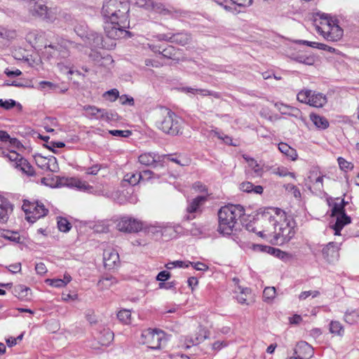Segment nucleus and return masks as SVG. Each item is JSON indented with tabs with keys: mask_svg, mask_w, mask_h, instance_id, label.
<instances>
[{
	"mask_svg": "<svg viewBox=\"0 0 359 359\" xmlns=\"http://www.w3.org/2000/svg\"><path fill=\"white\" fill-rule=\"evenodd\" d=\"M131 313L130 310L123 309L117 313L118 319L124 324H130L131 322Z\"/></svg>",
	"mask_w": 359,
	"mask_h": 359,
	"instance_id": "a19ab883",
	"label": "nucleus"
},
{
	"mask_svg": "<svg viewBox=\"0 0 359 359\" xmlns=\"http://www.w3.org/2000/svg\"><path fill=\"white\" fill-rule=\"evenodd\" d=\"M272 212L262 215L263 229L257 234L272 244L283 245L291 241L296 234V222L279 208L271 209Z\"/></svg>",
	"mask_w": 359,
	"mask_h": 359,
	"instance_id": "f257e3e1",
	"label": "nucleus"
},
{
	"mask_svg": "<svg viewBox=\"0 0 359 359\" xmlns=\"http://www.w3.org/2000/svg\"><path fill=\"white\" fill-rule=\"evenodd\" d=\"M162 119L156 122L157 127L167 134L175 135L181 130L182 120L168 109L161 110Z\"/></svg>",
	"mask_w": 359,
	"mask_h": 359,
	"instance_id": "39448f33",
	"label": "nucleus"
},
{
	"mask_svg": "<svg viewBox=\"0 0 359 359\" xmlns=\"http://www.w3.org/2000/svg\"><path fill=\"white\" fill-rule=\"evenodd\" d=\"M74 31L77 35L83 39L86 43L91 48L103 46L102 36L97 32L89 30L85 22L76 25Z\"/></svg>",
	"mask_w": 359,
	"mask_h": 359,
	"instance_id": "9d476101",
	"label": "nucleus"
},
{
	"mask_svg": "<svg viewBox=\"0 0 359 359\" xmlns=\"http://www.w3.org/2000/svg\"><path fill=\"white\" fill-rule=\"evenodd\" d=\"M193 188L196 191L201 192V193H206V196L208 195L207 193L208 189L205 184L200 182H196L193 184Z\"/></svg>",
	"mask_w": 359,
	"mask_h": 359,
	"instance_id": "0e129e2a",
	"label": "nucleus"
},
{
	"mask_svg": "<svg viewBox=\"0 0 359 359\" xmlns=\"http://www.w3.org/2000/svg\"><path fill=\"white\" fill-rule=\"evenodd\" d=\"M308 180L316 190L321 191L323 189V175H321L317 170L310 172Z\"/></svg>",
	"mask_w": 359,
	"mask_h": 359,
	"instance_id": "393cba45",
	"label": "nucleus"
},
{
	"mask_svg": "<svg viewBox=\"0 0 359 359\" xmlns=\"http://www.w3.org/2000/svg\"><path fill=\"white\" fill-rule=\"evenodd\" d=\"M340 243L330 242L322 249L323 258L329 263H334L339 257Z\"/></svg>",
	"mask_w": 359,
	"mask_h": 359,
	"instance_id": "2eb2a0df",
	"label": "nucleus"
},
{
	"mask_svg": "<svg viewBox=\"0 0 359 359\" xmlns=\"http://www.w3.org/2000/svg\"><path fill=\"white\" fill-rule=\"evenodd\" d=\"M129 4L119 0H106L102 8V15L104 20V32L112 39L126 37L130 32L128 13Z\"/></svg>",
	"mask_w": 359,
	"mask_h": 359,
	"instance_id": "f03ea898",
	"label": "nucleus"
},
{
	"mask_svg": "<svg viewBox=\"0 0 359 359\" xmlns=\"http://www.w3.org/2000/svg\"><path fill=\"white\" fill-rule=\"evenodd\" d=\"M60 184L69 187H75L80 191L88 193H93V187L88 182L76 178H63L60 180Z\"/></svg>",
	"mask_w": 359,
	"mask_h": 359,
	"instance_id": "dca6fc26",
	"label": "nucleus"
},
{
	"mask_svg": "<svg viewBox=\"0 0 359 359\" xmlns=\"http://www.w3.org/2000/svg\"><path fill=\"white\" fill-rule=\"evenodd\" d=\"M16 104V102L13 100H4L2 99H0V107L8 110L13 107H14Z\"/></svg>",
	"mask_w": 359,
	"mask_h": 359,
	"instance_id": "6e6d98bb",
	"label": "nucleus"
},
{
	"mask_svg": "<svg viewBox=\"0 0 359 359\" xmlns=\"http://www.w3.org/2000/svg\"><path fill=\"white\" fill-rule=\"evenodd\" d=\"M206 332L203 329L199 330V334L196 336L194 338L189 337L188 340V344H187V348H189L191 346H194L202 342L205 339H206Z\"/></svg>",
	"mask_w": 359,
	"mask_h": 359,
	"instance_id": "c9c22d12",
	"label": "nucleus"
},
{
	"mask_svg": "<svg viewBox=\"0 0 359 359\" xmlns=\"http://www.w3.org/2000/svg\"><path fill=\"white\" fill-rule=\"evenodd\" d=\"M285 189L287 191L290 192L296 198H299L301 197V193L299 189L292 184H287L285 186Z\"/></svg>",
	"mask_w": 359,
	"mask_h": 359,
	"instance_id": "4d7b16f0",
	"label": "nucleus"
},
{
	"mask_svg": "<svg viewBox=\"0 0 359 359\" xmlns=\"http://www.w3.org/2000/svg\"><path fill=\"white\" fill-rule=\"evenodd\" d=\"M274 173L280 177L290 176L292 178H295V174L294 172H288L285 168H278Z\"/></svg>",
	"mask_w": 359,
	"mask_h": 359,
	"instance_id": "13d9d810",
	"label": "nucleus"
},
{
	"mask_svg": "<svg viewBox=\"0 0 359 359\" xmlns=\"http://www.w3.org/2000/svg\"><path fill=\"white\" fill-rule=\"evenodd\" d=\"M248 163V166L255 173V177H261L264 173L263 165L258 163L254 158L243 156Z\"/></svg>",
	"mask_w": 359,
	"mask_h": 359,
	"instance_id": "7c9ffc66",
	"label": "nucleus"
},
{
	"mask_svg": "<svg viewBox=\"0 0 359 359\" xmlns=\"http://www.w3.org/2000/svg\"><path fill=\"white\" fill-rule=\"evenodd\" d=\"M44 48V53L48 55V58H66L69 56L72 50L75 49L81 51L83 48V46L74 41L68 40H62L61 43L57 44V46L45 45Z\"/></svg>",
	"mask_w": 359,
	"mask_h": 359,
	"instance_id": "423d86ee",
	"label": "nucleus"
},
{
	"mask_svg": "<svg viewBox=\"0 0 359 359\" xmlns=\"http://www.w3.org/2000/svg\"><path fill=\"white\" fill-rule=\"evenodd\" d=\"M294 355L299 359H309L313 355V348L306 341H299L294 348Z\"/></svg>",
	"mask_w": 359,
	"mask_h": 359,
	"instance_id": "a211bd4d",
	"label": "nucleus"
},
{
	"mask_svg": "<svg viewBox=\"0 0 359 359\" xmlns=\"http://www.w3.org/2000/svg\"><path fill=\"white\" fill-rule=\"evenodd\" d=\"M83 109L85 111V116L89 118L100 119L107 121L114 119L115 114L106 109H100L91 105H86Z\"/></svg>",
	"mask_w": 359,
	"mask_h": 359,
	"instance_id": "ddd939ff",
	"label": "nucleus"
},
{
	"mask_svg": "<svg viewBox=\"0 0 359 359\" xmlns=\"http://www.w3.org/2000/svg\"><path fill=\"white\" fill-rule=\"evenodd\" d=\"M207 201L206 196H198L188 201L187 207V215L184 217L187 220H191L196 217L195 214L202 211L201 207Z\"/></svg>",
	"mask_w": 359,
	"mask_h": 359,
	"instance_id": "4468645a",
	"label": "nucleus"
},
{
	"mask_svg": "<svg viewBox=\"0 0 359 359\" xmlns=\"http://www.w3.org/2000/svg\"><path fill=\"white\" fill-rule=\"evenodd\" d=\"M57 67L59 68L60 72H62L65 74H68L72 75L74 73V71L72 70L73 66L69 62H66L65 63H64L62 62H57Z\"/></svg>",
	"mask_w": 359,
	"mask_h": 359,
	"instance_id": "09e8293b",
	"label": "nucleus"
},
{
	"mask_svg": "<svg viewBox=\"0 0 359 359\" xmlns=\"http://www.w3.org/2000/svg\"><path fill=\"white\" fill-rule=\"evenodd\" d=\"M89 57L98 66H107L113 62L111 57L109 55L102 56L100 52L91 49Z\"/></svg>",
	"mask_w": 359,
	"mask_h": 359,
	"instance_id": "aec40b11",
	"label": "nucleus"
},
{
	"mask_svg": "<svg viewBox=\"0 0 359 359\" xmlns=\"http://www.w3.org/2000/svg\"><path fill=\"white\" fill-rule=\"evenodd\" d=\"M15 293L19 299H27L29 294H30V289L24 285H19L15 288Z\"/></svg>",
	"mask_w": 359,
	"mask_h": 359,
	"instance_id": "ea45409f",
	"label": "nucleus"
},
{
	"mask_svg": "<svg viewBox=\"0 0 359 359\" xmlns=\"http://www.w3.org/2000/svg\"><path fill=\"white\" fill-rule=\"evenodd\" d=\"M191 41V36L187 33H177L171 35V42L182 46L187 44Z\"/></svg>",
	"mask_w": 359,
	"mask_h": 359,
	"instance_id": "473e14b6",
	"label": "nucleus"
},
{
	"mask_svg": "<svg viewBox=\"0 0 359 359\" xmlns=\"http://www.w3.org/2000/svg\"><path fill=\"white\" fill-rule=\"evenodd\" d=\"M275 107L277 109L283 114H287L289 113V109L290 107L283 103L277 102L275 104Z\"/></svg>",
	"mask_w": 359,
	"mask_h": 359,
	"instance_id": "69168bd1",
	"label": "nucleus"
},
{
	"mask_svg": "<svg viewBox=\"0 0 359 359\" xmlns=\"http://www.w3.org/2000/svg\"><path fill=\"white\" fill-rule=\"evenodd\" d=\"M238 290H240V294L236 296L238 302L241 304H248L247 295L250 294V290L248 287L241 288L240 287H238Z\"/></svg>",
	"mask_w": 359,
	"mask_h": 359,
	"instance_id": "c03bdc74",
	"label": "nucleus"
},
{
	"mask_svg": "<svg viewBox=\"0 0 359 359\" xmlns=\"http://www.w3.org/2000/svg\"><path fill=\"white\" fill-rule=\"evenodd\" d=\"M170 278V273L167 271H162L156 276V280L161 282L165 281Z\"/></svg>",
	"mask_w": 359,
	"mask_h": 359,
	"instance_id": "338daca9",
	"label": "nucleus"
},
{
	"mask_svg": "<svg viewBox=\"0 0 359 359\" xmlns=\"http://www.w3.org/2000/svg\"><path fill=\"white\" fill-rule=\"evenodd\" d=\"M57 227L60 231L68 232L71 229L72 225L67 219L60 217L57 220Z\"/></svg>",
	"mask_w": 359,
	"mask_h": 359,
	"instance_id": "de8ad7c7",
	"label": "nucleus"
},
{
	"mask_svg": "<svg viewBox=\"0 0 359 359\" xmlns=\"http://www.w3.org/2000/svg\"><path fill=\"white\" fill-rule=\"evenodd\" d=\"M358 318L359 313L356 310L348 311L345 313L344 320L348 324L352 325L355 323L358 320Z\"/></svg>",
	"mask_w": 359,
	"mask_h": 359,
	"instance_id": "58836bf2",
	"label": "nucleus"
},
{
	"mask_svg": "<svg viewBox=\"0 0 359 359\" xmlns=\"http://www.w3.org/2000/svg\"><path fill=\"white\" fill-rule=\"evenodd\" d=\"M330 332L338 336H343L344 330L340 322L332 320L330 323Z\"/></svg>",
	"mask_w": 359,
	"mask_h": 359,
	"instance_id": "e433bc0d",
	"label": "nucleus"
},
{
	"mask_svg": "<svg viewBox=\"0 0 359 359\" xmlns=\"http://www.w3.org/2000/svg\"><path fill=\"white\" fill-rule=\"evenodd\" d=\"M310 118L313 123L319 129L325 130L329 127L327 119L316 114H311Z\"/></svg>",
	"mask_w": 359,
	"mask_h": 359,
	"instance_id": "c756f323",
	"label": "nucleus"
},
{
	"mask_svg": "<svg viewBox=\"0 0 359 359\" xmlns=\"http://www.w3.org/2000/svg\"><path fill=\"white\" fill-rule=\"evenodd\" d=\"M57 88V85L46 81H42L39 83V88L41 90L48 91L49 90H55Z\"/></svg>",
	"mask_w": 359,
	"mask_h": 359,
	"instance_id": "3c124183",
	"label": "nucleus"
},
{
	"mask_svg": "<svg viewBox=\"0 0 359 359\" xmlns=\"http://www.w3.org/2000/svg\"><path fill=\"white\" fill-rule=\"evenodd\" d=\"M344 202L341 201L340 203H335L332 209V216L337 217L340 215H346L344 210Z\"/></svg>",
	"mask_w": 359,
	"mask_h": 359,
	"instance_id": "79ce46f5",
	"label": "nucleus"
},
{
	"mask_svg": "<svg viewBox=\"0 0 359 359\" xmlns=\"http://www.w3.org/2000/svg\"><path fill=\"white\" fill-rule=\"evenodd\" d=\"M46 282L50 286L55 287H63L65 286V283L62 280V279H47Z\"/></svg>",
	"mask_w": 359,
	"mask_h": 359,
	"instance_id": "bf43d9fd",
	"label": "nucleus"
},
{
	"mask_svg": "<svg viewBox=\"0 0 359 359\" xmlns=\"http://www.w3.org/2000/svg\"><path fill=\"white\" fill-rule=\"evenodd\" d=\"M276 297V288L274 287H266L263 292L264 301H271Z\"/></svg>",
	"mask_w": 359,
	"mask_h": 359,
	"instance_id": "8fccbe9b",
	"label": "nucleus"
},
{
	"mask_svg": "<svg viewBox=\"0 0 359 359\" xmlns=\"http://www.w3.org/2000/svg\"><path fill=\"white\" fill-rule=\"evenodd\" d=\"M35 270H36V273L39 275H43L47 271L46 265L41 262L36 264Z\"/></svg>",
	"mask_w": 359,
	"mask_h": 359,
	"instance_id": "774afa93",
	"label": "nucleus"
},
{
	"mask_svg": "<svg viewBox=\"0 0 359 359\" xmlns=\"http://www.w3.org/2000/svg\"><path fill=\"white\" fill-rule=\"evenodd\" d=\"M0 141L4 143L9 142L11 145L16 146L19 142L15 138H11L10 135L4 130H0Z\"/></svg>",
	"mask_w": 359,
	"mask_h": 359,
	"instance_id": "a18cd8bd",
	"label": "nucleus"
},
{
	"mask_svg": "<svg viewBox=\"0 0 359 359\" xmlns=\"http://www.w3.org/2000/svg\"><path fill=\"white\" fill-rule=\"evenodd\" d=\"M334 217L336 218V222L332 226V229L334 230V235H340L341 229L351 222V219L347 215L343 214Z\"/></svg>",
	"mask_w": 359,
	"mask_h": 359,
	"instance_id": "b1692460",
	"label": "nucleus"
},
{
	"mask_svg": "<svg viewBox=\"0 0 359 359\" xmlns=\"http://www.w3.org/2000/svg\"><path fill=\"white\" fill-rule=\"evenodd\" d=\"M117 283V280L111 276H107L105 277L102 278L97 283V286L101 290H107L109 289L112 285H115Z\"/></svg>",
	"mask_w": 359,
	"mask_h": 359,
	"instance_id": "f704fd0d",
	"label": "nucleus"
},
{
	"mask_svg": "<svg viewBox=\"0 0 359 359\" xmlns=\"http://www.w3.org/2000/svg\"><path fill=\"white\" fill-rule=\"evenodd\" d=\"M297 100L300 102L309 104L313 107H323L327 102L326 95L311 90H302L297 95Z\"/></svg>",
	"mask_w": 359,
	"mask_h": 359,
	"instance_id": "1a4fd4ad",
	"label": "nucleus"
},
{
	"mask_svg": "<svg viewBox=\"0 0 359 359\" xmlns=\"http://www.w3.org/2000/svg\"><path fill=\"white\" fill-rule=\"evenodd\" d=\"M319 294L320 292L317 290L304 291L301 292V294L299 295V299L300 300H304L310 296H311L313 298H315L318 297Z\"/></svg>",
	"mask_w": 359,
	"mask_h": 359,
	"instance_id": "5fc2aeb1",
	"label": "nucleus"
},
{
	"mask_svg": "<svg viewBox=\"0 0 359 359\" xmlns=\"http://www.w3.org/2000/svg\"><path fill=\"white\" fill-rule=\"evenodd\" d=\"M104 266L108 269L114 268L119 262L118 253L114 249L105 250L103 252Z\"/></svg>",
	"mask_w": 359,
	"mask_h": 359,
	"instance_id": "6ab92c4d",
	"label": "nucleus"
},
{
	"mask_svg": "<svg viewBox=\"0 0 359 359\" xmlns=\"http://www.w3.org/2000/svg\"><path fill=\"white\" fill-rule=\"evenodd\" d=\"M269 254L273 255L284 261H287L291 258V255L289 253L272 247L271 248H269Z\"/></svg>",
	"mask_w": 359,
	"mask_h": 359,
	"instance_id": "4c0bfd02",
	"label": "nucleus"
},
{
	"mask_svg": "<svg viewBox=\"0 0 359 359\" xmlns=\"http://www.w3.org/2000/svg\"><path fill=\"white\" fill-rule=\"evenodd\" d=\"M35 161L37 165L43 170L55 172L59 169L57 160L53 156L46 158L41 155H38L35 157Z\"/></svg>",
	"mask_w": 359,
	"mask_h": 359,
	"instance_id": "f3484780",
	"label": "nucleus"
},
{
	"mask_svg": "<svg viewBox=\"0 0 359 359\" xmlns=\"http://www.w3.org/2000/svg\"><path fill=\"white\" fill-rule=\"evenodd\" d=\"M109 133L113 136L124 137H129L131 135V132L130 130H109Z\"/></svg>",
	"mask_w": 359,
	"mask_h": 359,
	"instance_id": "052dcab7",
	"label": "nucleus"
},
{
	"mask_svg": "<svg viewBox=\"0 0 359 359\" xmlns=\"http://www.w3.org/2000/svg\"><path fill=\"white\" fill-rule=\"evenodd\" d=\"M150 9L163 14H167L168 11L165 8L164 5L161 2H154L152 1V6H151Z\"/></svg>",
	"mask_w": 359,
	"mask_h": 359,
	"instance_id": "864d4df0",
	"label": "nucleus"
},
{
	"mask_svg": "<svg viewBox=\"0 0 359 359\" xmlns=\"http://www.w3.org/2000/svg\"><path fill=\"white\" fill-rule=\"evenodd\" d=\"M2 32V39L10 40L14 39L16 36V33L14 30L7 29L3 27Z\"/></svg>",
	"mask_w": 359,
	"mask_h": 359,
	"instance_id": "680f3d73",
	"label": "nucleus"
},
{
	"mask_svg": "<svg viewBox=\"0 0 359 359\" xmlns=\"http://www.w3.org/2000/svg\"><path fill=\"white\" fill-rule=\"evenodd\" d=\"M278 149L279 151L285 155L287 158H290L292 161H296L298 157L297 152L296 149L292 148L287 144L284 142H280L278 144Z\"/></svg>",
	"mask_w": 359,
	"mask_h": 359,
	"instance_id": "bb28decb",
	"label": "nucleus"
},
{
	"mask_svg": "<svg viewBox=\"0 0 359 359\" xmlns=\"http://www.w3.org/2000/svg\"><path fill=\"white\" fill-rule=\"evenodd\" d=\"M161 156L155 153L147 152L140 155L139 162L144 165L150 166L161 161Z\"/></svg>",
	"mask_w": 359,
	"mask_h": 359,
	"instance_id": "4be33fe9",
	"label": "nucleus"
},
{
	"mask_svg": "<svg viewBox=\"0 0 359 359\" xmlns=\"http://www.w3.org/2000/svg\"><path fill=\"white\" fill-rule=\"evenodd\" d=\"M240 189L243 191L248 193L254 192L255 194H262L263 192V187L262 186H255L250 182L241 183L240 184Z\"/></svg>",
	"mask_w": 359,
	"mask_h": 359,
	"instance_id": "72a5a7b5",
	"label": "nucleus"
},
{
	"mask_svg": "<svg viewBox=\"0 0 359 359\" xmlns=\"http://www.w3.org/2000/svg\"><path fill=\"white\" fill-rule=\"evenodd\" d=\"M15 168L29 176L33 175L34 172V168L25 158H21L19 163H16Z\"/></svg>",
	"mask_w": 359,
	"mask_h": 359,
	"instance_id": "2f4dec72",
	"label": "nucleus"
},
{
	"mask_svg": "<svg viewBox=\"0 0 359 359\" xmlns=\"http://www.w3.org/2000/svg\"><path fill=\"white\" fill-rule=\"evenodd\" d=\"M123 180L128 182L132 186H135L141 180V176L139 172L128 173L124 176Z\"/></svg>",
	"mask_w": 359,
	"mask_h": 359,
	"instance_id": "37998d69",
	"label": "nucleus"
},
{
	"mask_svg": "<svg viewBox=\"0 0 359 359\" xmlns=\"http://www.w3.org/2000/svg\"><path fill=\"white\" fill-rule=\"evenodd\" d=\"M98 343L101 346H108L114 340V333L109 328L104 327L97 336Z\"/></svg>",
	"mask_w": 359,
	"mask_h": 359,
	"instance_id": "5701e85b",
	"label": "nucleus"
},
{
	"mask_svg": "<svg viewBox=\"0 0 359 359\" xmlns=\"http://www.w3.org/2000/svg\"><path fill=\"white\" fill-rule=\"evenodd\" d=\"M25 212H26V219L28 222L34 223L37 219L46 216L48 212L44 205L40 202L31 203L28 208L23 205Z\"/></svg>",
	"mask_w": 359,
	"mask_h": 359,
	"instance_id": "f8f14e48",
	"label": "nucleus"
},
{
	"mask_svg": "<svg viewBox=\"0 0 359 359\" xmlns=\"http://www.w3.org/2000/svg\"><path fill=\"white\" fill-rule=\"evenodd\" d=\"M337 162L340 169L344 172H347L348 170H351L353 169V164L351 162L347 161L345 158L342 157H339L337 158Z\"/></svg>",
	"mask_w": 359,
	"mask_h": 359,
	"instance_id": "49530a36",
	"label": "nucleus"
},
{
	"mask_svg": "<svg viewBox=\"0 0 359 359\" xmlns=\"http://www.w3.org/2000/svg\"><path fill=\"white\" fill-rule=\"evenodd\" d=\"M320 21L316 22V29L318 33L329 41H337L343 36V29L332 19L328 18L325 13L320 14Z\"/></svg>",
	"mask_w": 359,
	"mask_h": 359,
	"instance_id": "20e7f679",
	"label": "nucleus"
},
{
	"mask_svg": "<svg viewBox=\"0 0 359 359\" xmlns=\"http://www.w3.org/2000/svg\"><path fill=\"white\" fill-rule=\"evenodd\" d=\"M181 90L186 93H191L193 95L198 94L202 96L212 95L216 98H219V94L218 93L210 91L205 89L183 87Z\"/></svg>",
	"mask_w": 359,
	"mask_h": 359,
	"instance_id": "a878e982",
	"label": "nucleus"
},
{
	"mask_svg": "<svg viewBox=\"0 0 359 359\" xmlns=\"http://www.w3.org/2000/svg\"><path fill=\"white\" fill-rule=\"evenodd\" d=\"M104 97L111 101H115L119 97V92L117 89L114 88L104 93Z\"/></svg>",
	"mask_w": 359,
	"mask_h": 359,
	"instance_id": "603ef678",
	"label": "nucleus"
},
{
	"mask_svg": "<svg viewBox=\"0 0 359 359\" xmlns=\"http://www.w3.org/2000/svg\"><path fill=\"white\" fill-rule=\"evenodd\" d=\"M245 214V209L241 205L229 204L222 207L218 212V231L223 235H231L238 219Z\"/></svg>",
	"mask_w": 359,
	"mask_h": 359,
	"instance_id": "7ed1b4c3",
	"label": "nucleus"
},
{
	"mask_svg": "<svg viewBox=\"0 0 359 359\" xmlns=\"http://www.w3.org/2000/svg\"><path fill=\"white\" fill-rule=\"evenodd\" d=\"M45 33L39 30H32L26 35V40L31 44L36 45L44 37Z\"/></svg>",
	"mask_w": 359,
	"mask_h": 359,
	"instance_id": "c85d7f7f",
	"label": "nucleus"
},
{
	"mask_svg": "<svg viewBox=\"0 0 359 359\" xmlns=\"http://www.w3.org/2000/svg\"><path fill=\"white\" fill-rule=\"evenodd\" d=\"M142 343L154 350L160 349L168 341L166 334L161 330L148 329L141 334Z\"/></svg>",
	"mask_w": 359,
	"mask_h": 359,
	"instance_id": "0eeeda50",
	"label": "nucleus"
},
{
	"mask_svg": "<svg viewBox=\"0 0 359 359\" xmlns=\"http://www.w3.org/2000/svg\"><path fill=\"white\" fill-rule=\"evenodd\" d=\"M28 10L31 15L40 18L48 22H54L56 19L57 11L55 8H48L43 0H36L28 5Z\"/></svg>",
	"mask_w": 359,
	"mask_h": 359,
	"instance_id": "6e6552de",
	"label": "nucleus"
},
{
	"mask_svg": "<svg viewBox=\"0 0 359 359\" xmlns=\"http://www.w3.org/2000/svg\"><path fill=\"white\" fill-rule=\"evenodd\" d=\"M116 227L120 231L133 233L142 229V223L132 217L123 216L117 220Z\"/></svg>",
	"mask_w": 359,
	"mask_h": 359,
	"instance_id": "9b49d317",
	"label": "nucleus"
},
{
	"mask_svg": "<svg viewBox=\"0 0 359 359\" xmlns=\"http://www.w3.org/2000/svg\"><path fill=\"white\" fill-rule=\"evenodd\" d=\"M12 211L13 206L10 202L0 196V222L6 223Z\"/></svg>",
	"mask_w": 359,
	"mask_h": 359,
	"instance_id": "412c9836",
	"label": "nucleus"
},
{
	"mask_svg": "<svg viewBox=\"0 0 359 359\" xmlns=\"http://www.w3.org/2000/svg\"><path fill=\"white\" fill-rule=\"evenodd\" d=\"M118 97L120 103L123 105L128 104L133 106L134 104V100L132 97H128L126 95H123Z\"/></svg>",
	"mask_w": 359,
	"mask_h": 359,
	"instance_id": "e2e57ef3",
	"label": "nucleus"
},
{
	"mask_svg": "<svg viewBox=\"0 0 359 359\" xmlns=\"http://www.w3.org/2000/svg\"><path fill=\"white\" fill-rule=\"evenodd\" d=\"M0 156L7 158L13 163V165L15 168L16 163H19L21 158H24L21 155L13 150L5 151L0 149Z\"/></svg>",
	"mask_w": 359,
	"mask_h": 359,
	"instance_id": "cd10ccee",
	"label": "nucleus"
}]
</instances>
